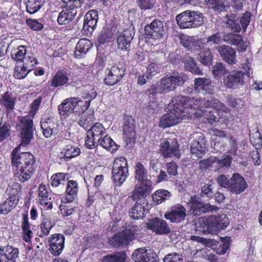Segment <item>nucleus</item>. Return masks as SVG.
<instances>
[{"label":"nucleus","mask_w":262,"mask_h":262,"mask_svg":"<svg viewBox=\"0 0 262 262\" xmlns=\"http://www.w3.org/2000/svg\"><path fill=\"white\" fill-rule=\"evenodd\" d=\"M186 216V209L181 204H178L172 206L169 211L165 213L166 219L172 223H179L184 220Z\"/></svg>","instance_id":"ddd939ff"},{"label":"nucleus","mask_w":262,"mask_h":262,"mask_svg":"<svg viewBox=\"0 0 262 262\" xmlns=\"http://www.w3.org/2000/svg\"><path fill=\"white\" fill-rule=\"evenodd\" d=\"M180 28H195L202 24V17L197 12L185 11L178 14L176 18Z\"/></svg>","instance_id":"423d86ee"},{"label":"nucleus","mask_w":262,"mask_h":262,"mask_svg":"<svg viewBox=\"0 0 262 262\" xmlns=\"http://www.w3.org/2000/svg\"><path fill=\"white\" fill-rule=\"evenodd\" d=\"M15 101V96L12 92H6L2 96L0 103L7 111H11L14 109Z\"/></svg>","instance_id":"c9c22d12"},{"label":"nucleus","mask_w":262,"mask_h":262,"mask_svg":"<svg viewBox=\"0 0 262 262\" xmlns=\"http://www.w3.org/2000/svg\"><path fill=\"white\" fill-rule=\"evenodd\" d=\"M247 187L245 179L238 173H234L230 179L229 190L233 193L239 194Z\"/></svg>","instance_id":"6ab92c4d"},{"label":"nucleus","mask_w":262,"mask_h":262,"mask_svg":"<svg viewBox=\"0 0 262 262\" xmlns=\"http://www.w3.org/2000/svg\"><path fill=\"white\" fill-rule=\"evenodd\" d=\"M194 90L197 93L205 92L209 94L214 92L213 86L209 78L199 77L194 80Z\"/></svg>","instance_id":"393cba45"},{"label":"nucleus","mask_w":262,"mask_h":262,"mask_svg":"<svg viewBox=\"0 0 262 262\" xmlns=\"http://www.w3.org/2000/svg\"><path fill=\"white\" fill-rule=\"evenodd\" d=\"M187 80L183 73L173 74L172 76L161 79L159 83L153 84L147 90L149 98L155 99L158 94L167 93L176 89V86L182 85Z\"/></svg>","instance_id":"20e7f679"},{"label":"nucleus","mask_w":262,"mask_h":262,"mask_svg":"<svg viewBox=\"0 0 262 262\" xmlns=\"http://www.w3.org/2000/svg\"><path fill=\"white\" fill-rule=\"evenodd\" d=\"M45 0H28L26 3L27 11L31 14L37 12L43 5Z\"/></svg>","instance_id":"a18cd8bd"},{"label":"nucleus","mask_w":262,"mask_h":262,"mask_svg":"<svg viewBox=\"0 0 262 262\" xmlns=\"http://www.w3.org/2000/svg\"><path fill=\"white\" fill-rule=\"evenodd\" d=\"M20 190V185L17 183H13L12 185H9L8 186L6 191L10 195L9 197H13L18 201V196H17V194Z\"/></svg>","instance_id":"680f3d73"},{"label":"nucleus","mask_w":262,"mask_h":262,"mask_svg":"<svg viewBox=\"0 0 262 262\" xmlns=\"http://www.w3.org/2000/svg\"><path fill=\"white\" fill-rule=\"evenodd\" d=\"M244 72L234 71L224 77V83L229 89H236L244 84Z\"/></svg>","instance_id":"dca6fc26"},{"label":"nucleus","mask_w":262,"mask_h":262,"mask_svg":"<svg viewBox=\"0 0 262 262\" xmlns=\"http://www.w3.org/2000/svg\"><path fill=\"white\" fill-rule=\"evenodd\" d=\"M132 257L135 262H156L155 258L150 256L147 250L143 248L136 249L133 253Z\"/></svg>","instance_id":"473e14b6"},{"label":"nucleus","mask_w":262,"mask_h":262,"mask_svg":"<svg viewBox=\"0 0 262 262\" xmlns=\"http://www.w3.org/2000/svg\"><path fill=\"white\" fill-rule=\"evenodd\" d=\"M181 96L185 99V112L190 115V118H192L193 114L197 113V111L203 106L206 108L212 107L218 111H222L226 113L230 112V110L224 104L211 96L199 99Z\"/></svg>","instance_id":"f03ea898"},{"label":"nucleus","mask_w":262,"mask_h":262,"mask_svg":"<svg viewBox=\"0 0 262 262\" xmlns=\"http://www.w3.org/2000/svg\"><path fill=\"white\" fill-rule=\"evenodd\" d=\"M126 258L125 252H116L113 255L105 256L103 262H125Z\"/></svg>","instance_id":"603ef678"},{"label":"nucleus","mask_w":262,"mask_h":262,"mask_svg":"<svg viewBox=\"0 0 262 262\" xmlns=\"http://www.w3.org/2000/svg\"><path fill=\"white\" fill-rule=\"evenodd\" d=\"M146 225L148 229L157 234H166L170 231V228L166 222L158 217L149 220Z\"/></svg>","instance_id":"4468645a"},{"label":"nucleus","mask_w":262,"mask_h":262,"mask_svg":"<svg viewBox=\"0 0 262 262\" xmlns=\"http://www.w3.org/2000/svg\"><path fill=\"white\" fill-rule=\"evenodd\" d=\"M135 179L138 182L135 184L130 198L133 201L144 198L151 191V181L148 179V172L145 166L140 162L135 166Z\"/></svg>","instance_id":"7ed1b4c3"},{"label":"nucleus","mask_w":262,"mask_h":262,"mask_svg":"<svg viewBox=\"0 0 262 262\" xmlns=\"http://www.w3.org/2000/svg\"><path fill=\"white\" fill-rule=\"evenodd\" d=\"M38 195V201L41 206H44L46 209H51L52 208L51 198L49 197V192L45 185L40 184L39 185Z\"/></svg>","instance_id":"2f4dec72"},{"label":"nucleus","mask_w":262,"mask_h":262,"mask_svg":"<svg viewBox=\"0 0 262 262\" xmlns=\"http://www.w3.org/2000/svg\"><path fill=\"white\" fill-rule=\"evenodd\" d=\"M209 3L212 5V9L217 11H222L229 7L226 0H209Z\"/></svg>","instance_id":"6e6d98bb"},{"label":"nucleus","mask_w":262,"mask_h":262,"mask_svg":"<svg viewBox=\"0 0 262 262\" xmlns=\"http://www.w3.org/2000/svg\"><path fill=\"white\" fill-rule=\"evenodd\" d=\"M133 119H125L123 126V131L126 138L131 139L135 137V127Z\"/></svg>","instance_id":"c03bdc74"},{"label":"nucleus","mask_w":262,"mask_h":262,"mask_svg":"<svg viewBox=\"0 0 262 262\" xmlns=\"http://www.w3.org/2000/svg\"><path fill=\"white\" fill-rule=\"evenodd\" d=\"M125 68L121 64L113 66L109 71L104 82L108 85H113L119 82L123 77Z\"/></svg>","instance_id":"f8f14e48"},{"label":"nucleus","mask_w":262,"mask_h":262,"mask_svg":"<svg viewBox=\"0 0 262 262\" xmlns=\"http://www.w3.org/2000/svg\"><path fill=\"white\" fill-rule=\"evenodd\" d=\"M212 73L215 77H220L227 73V71L223 63L218 62L213 67Z\"/></svg>","instance_id":"e2e57ef3"},{"label":"nucleus","mask_w":262,"mask_h":262,"mask_svg":"<svg viewBox=\"0 0 262 262\" xmlns=\"http://www.w3.org/2000/svg\"><path fill=\"white\" fill-rule=\"evenodd\" d=\"M217 115H218L217 112L209 110L208 109L203 110L201 108H200L199 111H197V113L192 115V116H196V117H203L211 124L217 122Z\"/></svg>","instance_id":"ea45409f"},{"label":"nucleus","mask_w":262,"mask_h":262,"mask_svg":"<svg viewBox=\"0 0 262 262\" xmlns=\"http://www.w3.org/2000/svg\"><path fill=\"white\" fill-rule=\"evenodd\" d=\"M200 61L205 66H209L211 64L212 61V55L210 50H206L200 54Z\"/></svg>","instance_id":"69168bd1"},{"label":"nucleus","mask_w":262,"mask_h":262,"mask_svg":"<svg viewBox=\"0 0 262 262\" xmlns=\"http://www.w3.org/2000/svg\"><path fill=\"white\" fill-rule=\"evenodd\" d=\"M14 177L19 181L24 183L28 181L33 176L35 171L33 166L21 167L19 169H15Z\"/></svg>","instance_id":"c85d7f7f"},{"label":"nucleus","mask_w":262,"mask_h":262,"mask_svg":"<svg viewBox=\"0 0 262 262\" xmlns=\"http://www.w3.org/2000/svg\"><path fill=\"white\" fill-rule=\"evenodd\" d=\"M105 129L103 126L100 123H96L91 128L88 130L90 136L95 137L97 141L100 140L102 136L103 135Z\"/></svg>","instance_id":"de8ad7c7"},{"label":"nucleus","mask_w":262,"mask_h":262,"mask_svg":"<svg viewBox=\"0 0 262 262\" xmlns=\"http://www.w3.org/2000/svg\"><path fill=\"white\" fill-rule=\"evenodd\" d=\"M97 95V93L93 89L90 93L86 94V95L84 96V99L86 100V105L84 106L85 110L90 106L91 100L94 99ZM79 119L77 121L78 124L85 129H86L95 121V117L94 113L91 111H84L82 113L79 114Z\"/></svg>","instance_id":"1a4fd4ad"},{"label":"nucleus","mask_w":262,"mask_h":262,"mask_svg":"<svg viewBox=\"0 0 262 262\" xmlns=\"http://www.w3.org/2000/svg\"><path fill=\"white\" fill-rule=\"evenodd\" d=\"M81 101H78L77 98L72 97L65 99L63 102L58 105V110L61 116H68L73 114L72 116H76L73 114L76 106Z\"/></svg>","instance_id":"aec40b11"},{"label":"nucleus","mask_w":262,"mask_h":262,"mask_svg":"<svg viewBox=\"0 0 262 262\" xmlns=\"http://www.w3.org/2000/svg\"><path fill=\"white\" fill-rule=\"evenodd\" d=\"M91 47V41L85 38L80 39L77 42L75 52L76 58H80L86 54Z\"/></svg>","instance_id":"e433bc0d"},{"label":"nucleus","mask_w":262,"mask_h":262,"mask_svg":"<svg viewBox=\"0 0 262 262\" xmlns=\"http://www.w3.org/2000/svg\"><path fill=\"white\" fill-rule=\"evenodd\" d=\"M66 175L64 173H57L53 174L51 178V185L54 187H57L61 184L64 185L66 182Z\"/></svg>","instance_id":"4d7b16f0"},{"label":"nucleus","mask_w":262,"mask_h":262,"mask_svg":"<svg viewBox=\"0 0 262 262\" xmlns=\"http://www.w3.org/2000/svg\"><path fill=\"white\" fill-rule=\"evenodd\" d=\"M209 221L211 222L212 233L225 229L229 224L228 219L224 214L211 215Z\"/></svg>","instance_id":"bb28decb"},{"label":"nucleus","mask_w":262,"mask_h":262,"mask_svg":"<svg viewBox=\"0 0 262 262\" xmlns=\"http://www.w3.org/2000/svg\"><path fill=\"white\" fill-rule=\"evenodd\" d=\"M30 72L23 66H17L15 68L13 76L16 79H22L25 78Z\"/></svg>","instance_id":"0e129e2a"},{"label":"nucleus","mask_w":262,"mask_h":262,"mask_svg":"<svg viewBox=\"0 0 262 262\" xmlns=\"http://www.w3.org/2000/svg\"><path fill=\"white\" fill-rule=\"evenodd\" d=\"M182 256L177 253H171L163 258L164 262H182Z\"/></svg>","instance_id":"774afa93"},{"label":"nucleus","mask_w":262,"mask_h":262,"mask_svg":"<svg viewBox=\"0 0 262 262\" xmlns=\"http://www.w3.org/2000/svg\"><path fill=\"white\" fill-rule=\"evenodd\" d=\"M190 210L194 215H199L203 213L217 211L219 208L209 203H204L201 201L196 195H192L189 201Z\"/></svg>","instance_id":"6e6552de"},{"label":"nucleus","mask_w":262,"mask_h":262,"mask_svg":"<svg viewBox=\"0 0 262 262\" xmlns=\"http://www.w3.org/2000/svg\"><path fill=\"white\" fill-rule=\"evenodd\" d=\"M99 142L101 147L111 151L112 153L116 152L118 149L119 146L108 135H105Z\"/></svg>","instance_id":"79ce46f5"},{"label":"nucleus","mask_w":262,"mask_h":262,"mask_svg":"<svg viewBox=\"0 0 262 262\" xmlns=\"http://www.w3.org/2000/svg\"><path fill=\"white\" fill-rule=\"evenodd\" d=\"M17 203V200H15L13 197H9L4 203L0 204V213L4 214L8 213L15 208Z\"/></svg>","instance_id":"49530a36"},{"label":"nucleus","mask_w":262,"mask_h":262,"mask_svg":"<svg viewBox=\"0 0 262 262\" xmlns=\"http://www.w3.org/2000/svg\"><path fill=\"white\" fill-rule=\"evenodd\" d=\"M40 125L43 135L47 138H49L52 136H56L58 133V125L53 118L45 119L40 122Z\"/></svg>","instance_id":"4be33fe9"},{"label":"nucleus","mask_w":262,"mask_h":262,"mask_svg":"<svg viewBox=\"0 0 262 262\" xmlns=\"http://www.w3.org/2000/svg\"><path fill=\"white\" fill-rule=\"evenodd\" d=\"M98 11L91 10L88 11L84 16L83 25V31L86 35L91 34L96 29L98 22Z\"/></svg>","instance_id":"f3484780"},{"label":"nucleus","mask_w":262,"mask_h":262,"mask_svg":"<svg viewBox=\"0 0 262 262\" xmlns=\"http://www.w3.org/2000/svg\"><path fill=\"white\" fill-rule=\"evenodd\" d=\"M185 99L181 96L173 98L168 104L167 109L168 113L162 116L160 118L159 126L165 128L175 125L183 120L190 118V115L186 113Z\"/></svg>","instance_id":"f257e3e1"},{"label":"nucleus","mask_w":262,"mask_h":262,"mask_svg":"<svg viewBox=\"0 0 262 262\" xmlns=\"http://www.w3.org/2000/svg\"><path fill=\"white\" fill-rule=\"evenodd\" d=\"M19 250L11 246L0 247V262H16Z\"/></svg>","instance_id":"5701e85b"},{"label":"nucleus","mask_w":262,"mask_h":262,"mask_svg":"<svg viewBox=\"0 0 262 262\" xmlns=\"http://www.w3.org/2000/svg\"><path fill=\"white\" fill-rule=\"evenodd\" d=\"M209 219L210 216L208 217H199L195 222L196 230L203 233H213Z\"/></svg>","instance_id":"f704fd0d"},{"label":"nucleus","mask_w":262,"mask_h":262,"mask_svg":"<svg viewBox=\"0 0 262 262\" xmlns=\"http://www.w3.org/2000/svg\"><path fill=\"white\" fill-rule=\"evenodd\" d=\"M131 241H132V235L129 234L128 231H123L115 234L110 239V243L113 247H116L123 245H126Z\"/></svg>","instance_id":"7c9ffc66"},{"label":"nucleus","mask_w":262,"mask_h":262,"mask_svg":"<svg viewBox=\"0 0 262 262\" xmlns=\"http://www.w3.org/2000/svg\"><path fill=\"white\" fill-rule=\"evenodd\" d=\"M179 144L176 139L164 140L160 144V151L165 158L170 157L172 155L179 158L180 156L179 154Z\"/></svg>","instance_id":"2eb2a0df"},{"label":"nucleus","mask_w":262,"mask_h":262,"mask_svg":"<svg viewBox=\"0 0 262 262\" xmlns=\"http://www.w3.org/2000/svg\"><path fill=\"white\" fill-rule=\"evenodd\" d=\"M33 120L28 117L21 119L17 125V129L20 131L21 143L20 144L27 145L33 137Z\"/></svg>","instance_id":"9d476101"},{"label":"nucleus","mask_w":262,"mask_h":262,"mask_svg":"<svg viewBox=\"0 0 262 262\" xmlns=\"http://www.w3.org/2000/svg\"><path fill=\"white\" fill-rule=\"evenodd\" d=\"M144 31L149 38L158 41L163 39L165 34L163 23L158 19H154L150 24L146 25Z\"/></svg>","instance_id":"9b49d317"},{"label":"nucleus","mask_w":262,"mask_h":262,"mask_svg":"<svg viewBox=\"0 0 262 262\" xmlns=\"http://www.w3.org/2000/svg\"><path fill=\"white\" fill-rule=\"evenodd\" d=\"M20 144L11 153V162L13 169H19L21 167L34 165L35 159L32 154L28 152H20Z\"/></svg>","instance_id":"0eeeda50"},{"label":"nucleus","mask_w":262,"mask_h":262,"mask_svg":"<svg viewBox=\"0 0 262 262\" xmlns=\"http://www.w3.org/2000/svg\"><path fill=\"white\" fill-rule=\"evenodd\" d=\"M115 30L112 27H106L103 28L99 34L97 41L100 44L110 42L114 39Z\"/></svg>","instance_id":"4c0bfd02"},{"label":"nucleus","mask_w":262,"mask_h":262,"mask_svg":"<svg viewBox=\"0 0 262 262\" xmlns=\"http://www.w3.org/2000/svg\"><path fill=\"white\" fill-rule=\"evenodd\" d=\"M214 192L212 185L211 184H206L201 187L200 194L202 198L208 200L213 198Z\"/></svg>","instance_id":"864d4df0"},{"label":"nucleus","mask_w":262,"mask_h":262,"mask_svg":"<svg viewBox=\"0 0 262 262\" xmlns=\"http://www.w3.org/2000/svg\"><path fill=\"white\" fill-rule=\"evenodd\" d=\"M23 234V239L27 243L30 242L33 232L30 229V224L27 215H23V221L21 225Z\"/></svg>","instance_id":"37998d69"},{"label":"nucleus","mask_w":262,"mask_h":262,"mask_svg":"<svg viewBox=\"0 0 262 262\" xmlns=\"http://www.w3.org/2000/svg\"><path fill=\"white\" fill-rule=\"evenodd\" d=\"M170 196V193L167 190H158L152 196V200L158 204L168 200Z\"/></svg>","instance_id":"09e8293b"},{"label":"nucleus","mask_w":262,"mask_h":262,"mask_svg":"<svg viewBox=\"0 0 262 262\" xmlns=\"http://www.w3.org/2000/svg\"><path fill=\"white\" fill-rule=\"evenodd\" d=\"M69 80L68 74L62 71H58L53 77L51 85L55 88L65 85Z\"/></svg>","instance_id":"a19ab883"},{"label":"nucleus","mask_w":262,"mask_h":262,"mask_svg":"<svg viewBox=\"0 0 262 262\" xmlns=\"http://www.w3.org/2000/svg\"><path fill=\"white\" fill-rule=\"evenodd\" d=\"M142 199H136V202L129 211V215L130 218L134 220H139L144 216L146 208L142 205Z\"/></svg>","instance_id":"72a5a7b5"},{"label":"nucleus","mask_w":262,"mask_h":262,"mask_svg":"<svg viewBox=\"0 0 262 262\" xmlns=\"http://www.w3.org/2000/svg\"><path fill=\"white\" fill-rule=\"evenodd\" d=\"M204 136L202 134L197 135L191 143L190 151L192 154L196 155L198 157H201L206 150V141Z\"/></svg>","instance_id":"a878e982"},{"label":"nucleus","mask_w":262,"mask_h":262,"mask_svg":"<svg viewBox=\"0 0 262 262\" xmlns=\"http://www.w3.org/2000/svg\"><path fill=\"white\" fill-rule=\"evenodd\" d=\"M209 250L206 248H203L197 251L196 253L199 255H202V256L210 261V262H215L217 261L216 256L214 254L209 253Z\"/></svg>","instance_id":"338daca9"},{"label":"nucleus","mask_w":262,"mask_h":262,"mask_svg":"<svg viewBox=\"0 0 262 262\" xmlns=\"http://www.w3.org/2000/svg\"><path fill=\"white\" fill-rule=\"evenodd\" d=\"M23 66L31 71L37 63V59L32 54L28 55L23 60Z\"/></svg>","instance_id":"bf43d9fd"},{"label":"nucleus","mask_w":262,"mask_h":262,"mask_svg":"<svg viewBox=\"0 0 262 262\" xmlns=\"http://www.w3.org/2000/svg\"><path fill=\"white\" fill-rule=\"evenodd\" d=\"M26 54V49L24 46H20L17 49H14L11 52V57L17 61H21L24 59Z\"/></svg>","instance_id":"5fc2aeb1"},{"label":"nucleus","mask_w":262,"mask_h":262,"mask_svg":"<svg viewBox=\"0 0 262 262\" xmlns=\"http://www.w3.org/2000/svg\"><path fill=\"white\" fill-rule=\"evenodd\" d=\"M133 36L128 30H124L123 32L118 33L117 42V47L119 50L122 51H127L130 49V42Z\"/></svg>","instance_id":"b1692460"},{"label":"nucleus","mask_w":262,"mask_h":262,"mask_svg":"<svg viewBox=\"0 0 262 262\" xmlns=\"http://www.w3.org/2000/svg\"><path fill=\"white\" fill-rule=\"evenodd\" d=\"M112 172L114 183L116 186H121L128 176V166L126 159L123 157L115 159Z\"/></svg>","instance_id":"39448f33"},{"label":"nucleus","mask_w":262,"mask_h":262,"mask_svg":"<svg viewBox=\"0 0 262 262\" xmlns=\"http://www.w3.org/2000/svg\"><path fill=\"white\" fill-rule=\"evenodd\" d=\"M77 8L71 7L60 12L57 18L58 24L60 25H67L72 21L77 14Z\"/></svg>","instance_id":"c756f323"},{"label":"nucleus","mask_w":262,"mask_h":262,"mask_svg":"<svg viewBox=\"0 0 262 262\" xmlns=\"http://www.w3.org/2000/svg\"><path fill=\"white\" fill-rule=\"evenodd\" d=\"M53 226V223L49 218L44 217L40 225L41 233L39 235V236L43 237L48 235Z\"/></svg>","instance_id":"8fccbe9b"},{"label":"nucleus","mask_w":262,"mask_h":262,"mask_svg":"<svg viewBox=\"0 0 262 262\" xmlns=\"http://www.w3.org/2000/svg\"><path fill=\"white\" fill-rule=\"evenodd\" d=\"M137 6L141 10H151L155 5V0H136Z\"/></svg>","instance_id":"13d9d810"},{"label":"nucleus","mask_w":262,"mask_h":262,"mask_svg":"<svg viewBox=\"0 0 262 262\" xmlns=\"http://www.w3.org/2000/svg\"><path fill=\"white\" fill-rule=\"evenodd\" d=\"M160 72V68L157 64L154 62H150L146 67L145 72L146 78L147 79H151Z\"/></svg>","instance_id":"3c124183"},{"label":"nucleus","mask_w":262,"mask_h":262,"mask_svg":"<svg viewBox=\"0 0 262 262\" xmlns=\"http://www.w3.org/2000/svg\"><path fill=\"white\" fill-rule=\"evenodd\" d=\"M59 143H64L67 145L63 149L62 153L64 154L63 158L66 160H69L79 155L80 149L73 145L72 142L68 139H62L58 141Z\"/></svg>","instance_id":"cd10ccee"},{"label":"nucleus","mask_w":262,"mask_h":262,"mask_svg":"<svg viewBox=\"0 0 262 262\" xmlns=\"http://www.w3.org/2000/svg\"><path fill=\"white\" fill-rule=\"evenodd\" d=\"M78 190L77 183L73 180L68 181L66 188V197L65 200L69 202H72L77 197Z\"/></svg>","instance_id":"58836bf2"},{"label":"nucleus","mask_w":262,"mask_h":262,"mask_svg":"<svg viewBox=\"0 0 262 262\" xmlns=\"http://www.w3.org/2000/svg\"><path fill=\"white\" fill-rule=\"evenodd\" d=\"M70 202L66 201H62L61 204L59 206V208L61 211V213L64 216H67L71 215L75 211V207L69 204Z\"/></svg>","instance_id":"052dcab7"},{"label":"nucleus","mask_w":262,"mask_h":262,"mask_svg":"<svg viewBox=\"0 0 262 262\" xmlns=\"http://www.w3.org/2000/svg\"><path fill=\"white\" fill-rule=\"evenodd\" d=\"M51 253L55 255H60L64 247V237L60 234L52 235L49 239Z\"/></svg>","instance_id":"412c9836"},{"label":"nucleus","mask_w":262,"mask_h":262,"mask_svg":"<svg viewBox=\"0 0 262 262\" xmlns=\"http://www.w3.org/2000/svg\"><path fill=\"white\" fill-rule=\"evenodd\" d=\"M222 59L230 65L235 64L237 60L236 59V51L231 47L228 45H221L217 47Z\"/></svg>","instance_id":"a211bd4d"}]
</instances>
